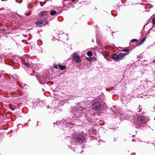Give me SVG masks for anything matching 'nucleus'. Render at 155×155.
Returning a JSON list of instances; mask_svg holds the SVG:
<instances>
[{"instance_id": "obj_1", "label": "nucleus", "mask_w": 155, "mask_h": 155, "mask_svg": "<svg viewBox=\"0 0 155 155\" xmlns=\"http://www.w3.org/2000/svg\"><path fill=\"white\" fill-rule=\"evenodd\" d=\"M84 140V137L81 134H78L73 136L71 140V143L74 144H76L77 143H80Z\"/></svg>"}, {"instance_id": "obj_2", "label": "nucleus", "mask_w": 155, "mask_h": 155, "mask_svg": "<svg viewBox=\"0 0 155 155\" xmlns=\"http://www.w3.org/2000/svg\"><path fill=\"white\" fill-rule=\"evenodd\" d=\"M147 122V121L145 119L144 117H140L138 118L137 120L135 123L139 127L146 124Z\"/></svg>"}, {"instance_id": "obj_3", "label": "nucleus", "mask_w": 155, "mask_h": 155, "mask_svg": "<svg viewBox=\"0 0 155 155\" xmlns=\"http://www.w3.org/2000/svg\"><path fill=\"white\" fill-rule=\"evenodd\" d=\"M126 55L125 54L122 53H120L118 55L116 54H114L112 55V58L114 60H117L119 59H122V58Z\"/></svg>"}, {"instance_id": "obj_4", "label": "nucleus", "mask_w": 155, "mask_h": 155, "mask_svg": "<svg viewBox=\"0 0 155 155\" xmlns=\"http://www.w3.org/2000/svg\"><path fill=\"white\" fill-rule=\"evenodd\" d=\"M83 108L79 106L78 107H77L75 108V111L76 113H75V116L77 117H78V116H80V115L82 114L83 112L82 111L83 110Z\"/></svg>"}, {"instance_id": "obj_5", "label": "nucleus", "mask_w": 155, "mask_h": 155, "mask_svg": "<svg viewBox=\"0 0 155 155\" xmlns=\"http://www.w3.org/2000/svg\"><path fill=\"white\" fill-rule=\"evenodd\" d=\"M73 59L77 63L80 62L81 59L79 56L76 53H74L73 54Z\"/></svg>"}, {"instance_id": "obj_6", "label": "nucleus", "mask_w": 155, "mask_h": 155, "mask_svg": "<svg viewBox=\"0 0 155 155\" xmlns=\"http://www.w3.org/2000/svg\"><path fill=\"white\" fill-rule=\"evenodd\" d=\"M48 22L46 20H40L36 21L35 24L37 26H41L47 24L48 23Z\"/></svg>"}, {"instance_id": "obj_7", "label": "nucleus", "mask_w": 155, "mask_h": 155, "mask_svg": "<svg viewBox=\"0 0 155 155\" xmlns=\"http://www.w3.org/2000/svg\"><path fill=\"white\" fill-rule=\"evenodd\" d=\"M100 104L99 102H95L92 104V107L95 111L98 110L100 108Z\"/></svg>"}, {"instance_id": "obj_8", "label": "nucleus", "mask_w": 155, "mask_h": 155, "mask_svg": "<svg viewBox=\"0 0 155 155\" xmlns=\"http://www.w3.org/2000/svg\"><path fill=\"white\" fill-rule=\"evenodd\" d=\"M48 13V12L47 11H44L41 12L39 15V17H42L43 16H46Z\"/></svg>"}, {"instance_id": "obj_9", "label": "nucleus", "mask_w": 155, "mask_h": 155, "mask_svg": "<svg viewBox=\"0 0 155 155\" xmlns=\"http://www.w3.org/2000/svg\"><path fill=\"white\" fill-rule=\"evenodd\" d=\"M146 38V37H145L140 40L139 44L137 45L139 46L142 44L145 41Z\"/></svg>"}, {"instance_id": "obj_10", "label": "nucleus", "mask_w": 155, "mask_h": 155, "mask_svg": "<svg viewBox=\"0 0 155 155\" xmlns=\"http://www.w3.org/2000/svg\"><path fill=\"white\" fill-rule=\"evenodd\" d=\"M59 68L61 70H63L66 68V67L64 66L58 65Z\"/></svg>"}, {"instance_id": "obj_11", "label": "nucleus", "mask_w": 155, "mask_h": 155, "mask_svg": "<svg viewBox=\"0 0 155 155\" xmlns=\"http://www.w3.org/2000/svg\"><path fill=\"white\" fill-rule=\"evenodd\" d=\"M57 13V12L54 10L51 11L50 12V15H55Z\"/></svg>"}, {"instance_id": "obj_12", "label": "nucleus", "mask_w": 155, "mask_h": 155, "mask_svg": "<svg viewBox=\"0 0 155 155\" xmlns=\"http://www.w3.org/2000/svg\"><path fill=\"white\" fill-rule=\"evenodd\" d=\"M87 55L89 56H91L92 55V53L91 51H88L87 52Z\"/></svg>"}, {"instance_id": "obj_13", "label": "nucleus", "mask_w": 155, "mask_h": 155, "mask_svg": "<svg viewBox=\"0 0 155 155\" xmlns=\"http://www.w3.org/2000/svg\"><path fill=\"white\" fill-rule=\"evenodd\" d=\"M152 22L153 24H155V18H153Z\"/></svg>"}, {"instance_id": "obj_14", "label": "nucleus", "mask_w": 155, "mask_h": 155, "mask_svg": "<svg viewBox=\"0 0 155 155\" xmlns=\"http://www.w3.org/2000/svg\"><path fill=\"white\" fill-rule=\"evenodd\" d=\"M129 50V49H126V50H123L122 51L123 52H126L128 51Z\"/></svg>"}, {"instance_id": "obj_15", "label": "nucleus", "mask_w": 155, "mask_h": 155, "mask_svg": "<svg viewBox=\"0 0 155 155\" xmlns=\"http://www.w3.org/2000/svg\"><path fill=\"white\" fill-rule=\"evenodd\" d=\"M86 59L87 60H91V58L90 57H87L86 58Z\"/></svg>"}, {"instance_id": "obj_16", "label": "nucleus", "mask_w": 155, "mask_h": 155, "mask_svg": "<svg viewBox=\"0 0 155 155\" xmlns=\"http://www.w3.org/2000/svg\"><path fill=\"white\" fill-rule=\"evenodd\" d=\"M25 65L27 66H28V67L29 66V64L28 63H26L25 64Z\"/></svg>"}, {"instance_id": "obj_17", "label": "nucleus", "mask_w": 155, "mask_h": 155, "mask_svg": "<svg viewBox=\"0 0 155 155\" xmlns=\"http://www.w3.org/2000/svg\"><path fill=\"white\" fill-rule=\"evenodd\" d=\"M91 61L93 59V60H96V58H94V57H91Z\"/></svg>"}, {"instance_id": "obj_18", "label": "nucleus", "mask_w": 155, "mask_h": 155, "mask_svg": "<svg viewBox=\"0 0 155 155\" xmlns=\"http://www.w3.org/2000/svg\"><path fill=\"white\" fill-rule=\"evenodd\" d=\"M136 41V39H133L132 40V42H134Z\"/></svg>"}, {"instance_id": "obj_19", "label": "nucleus", "mask_w": 155, "mask_h": 155, "mask_svg": "<svg viewBox=\"0 0 155 155\" xmlns=\"http://www.w3.org/2000/svg\"><path fill=\"white\" fill-rule=\"evenodd\" d=\"M58 65H55L54 67V68H58Z\"/></svg>"}, {"instance_id": "obj_20", "label": "nucleus", "mask_w": 155, "mask_h": 155, "mask_svg": "<svg viewBox=\"0 0 155 155\" xmlns=\"http://www.w3.org/2000/svg\"><path fill=\"white\" fill-rule=\"evenodd\" d=\"M72 1L73 2H74V1H75V0H72Z\"/></svg>"}]
</instances>
